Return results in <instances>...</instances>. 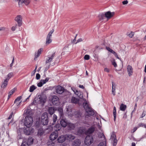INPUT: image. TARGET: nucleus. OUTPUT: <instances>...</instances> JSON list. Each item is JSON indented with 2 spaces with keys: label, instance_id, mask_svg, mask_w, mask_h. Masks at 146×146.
<instances>
[{
  "label": "nucleus",
  "instance_id": "1",
  "mask_svg": "<svg viewBox=\"0 0 146 146\" xmlns=\"http://www.w3.org/2000/svg\"><path fill=\"white\" fill-rule=\"evenodd\" d=\"M84 102L83 104V106L86 111L85 117L86 118L88 117V116L93 115L94 113L93 110L90 107V105L87 103L85 99H84Z\"/></svg>",
  "mask_w": 146,
  "mask_h": 146
},
{
  "label": "nucleus",
  "instance_id": "2",
  "mask_svg": "<svg viewBox=\"0 0 146 146\" xmlns=\"http://www.w3.org/2000/svg\"><path fill=\"white\" fill-rule=\"evenodd\" d=\"M46 96L44 95H39L37 96L33 102L31 103L32 105H36L38 104H44L46 101Z\"/></svg>",
  "mask_w": 146,
  "mask_h": 146
},
{
  "label": "nucleus",
  "instance_id": "3",
  "mask_svg": "<svg viewBox=\"0 0 146 146\" xmlns=\"http://www.w3.org/2000/svg\"><path fill=\"white\" fill-rule=\"evenodd\" d=\"M114 14L113 12H111L110 11L106 12L105 14L102 13L99 16L100 20L101 21L104 20L106 18L108 20L112 17Z\"/></svg>",
  "mask_w": 146,
  "mask_h": 146
},
{
  "label": "nucleus",
  "instance_id": "4",
  "mask_svg": "<svg viewBox=\"0 0 146 146\" xmlns=\"http://www.w3.org/2000/svg\"><path fill=\"white\" fill-rule=\"evenodd\" d=\"M33 122V119L30 116H26L24 119V125L27 127H30L32 125Z\"/></svg>",
  "mask_w": 146,
  "mask_h": 146
},
{
  "label": "nucleus",
  "instance_id": "5",
  "mask_svg": "<svg viewBox=\"0 0 146 146\" xmlns=\"http://www.w3.org/2000/svg\"><path fill=\"white\" fill-rule=\"evenodd\" d=\"M93 141V139L92 136L88 135L85 139L84 143L86 145H89L92 143Z\"/></svg>",
  "mask_w": 146,
  "mask_h": 146
},
{
  "label": "nucleus",
  "instance_id": "6",
  "mask_svg": "<svg viewBox=\"0 0 146 146\" xmlns=\"http://www.w3.org/2000/svg\"><path fill=\"white\" fill-rule=\"evenodd\" d=\"M98 138H101L102 140V142H100L98 146H106V140L104 136L102 133H100L98 135Z\"/></svg>",
  "mask_w": 146,
  "mask_h": 146
},
{
  "label": "nucleus",
  "instance_id": "7",
  "mask_svg": "<svg viewBox=\"0 0 146 146\" xmlns=\"http://www.w3.org/2000/svg\"><path fill=\"white\" fill-rule=\"evenodd\" d=\"M55 56V52L52 53L51 54L48 55L45 62L47 64L51 62Z\"/></svg>",
  "mask_w": 146,
  "mask_h": 146
},
{
  "label": "nucleus",
  "instance_id": "8",
  "mask_svg": "<svg viewBox=\"0 0 146 146\" xmlns=\"http://www.w3.org/2000/svg\"><path fill=\"white\" fill-rule=\"evenodd\" d=\"M22 17L21 15H18L15 19V20L17 23L19 27H21L22 25Z\"/></svg>",
  "mask_w": 146,
  "mask_h": 146
},
{
  "label": "nucleus",
  "instance_id": "9",
  "mask_svg": "<svg viewBox=\"0 0 146 146\" xmlns=\"http://www.w3.org/2000/svg\"><path fill=\"white\" fill-rule=\"evenodd\" d=\"M34 131V129L31 127H27L24 130V132L26 135H29L32 134Z\"/></svg>",
  "mask_w": 146,
  "mask_h": 146
},
{
  "label": "nucleus",
  "instance_id": "10",
  "mask_svg": "<svg viewBox=\"0 0 146 146\" xmlns=\"http://www.w3.org/2000/svg\"><path fill=\"white\" fill-rule=\"evenodd\" d=\"M58 136L57 131H55L51 133L50 136V140L54 141L56 139Z\"/></svg>",
  "mask_w": 146,
  "mask_h": 146
},
{
  "label": "nucleus",
  "instance_id": "11",
  "mask_svg": "<svg viewBox=\"0 0 146 146\" xmlns=\"http://www.w3.org/2000/svg\"><path fill=\"white\" fill-rule=\"evenodd\" d=\"M15 1L18 2L19 6H21L23 4H25L26 5H28L30 2V0H15Z\"/></svg>",
  "mask_w": 146,
  "mask_h": 146
},
{
  "label": "nucleus",
  "instance_id": "12",
  "mask_svg": "<svg viewBox=\"0 0 146 146\" xmlns=\"http://www.w3.org/2000/svg\"><path fill=\"white\" fill-rule=\"evenodd\" d=\"M52 102L54 105H57L59 104V99L56 96H53L52 97L51 99Z\"/></svg>",
  "mask_w": 146,
  "mask_h": 146
},
{
  "label": "nucleus",
  "instance_id": "13",
  "mask_svg": "<svg viewBox=\"0 0 146 146\" xmlns=\"http://www.w3.org/2000/svg\"><path fill=\"white\" fill-rule=\"evenodd\" d=\"M66 139V135H62L58 137L57 140L58 143H60L64 142Z\"/></svg>",
  "mask_w": 146,
  "mask_h": 146
},
{
  "label": "nucleus",
  "instance_id": "14",
  "mask_svg": "<svg viewBox=\"0 0 146 146\" xmlns=\"http://www.w3.org/2000/svg\"><path fill=\"white\" fill-rule=\"evenodd\" d=\"M56 92L59 94H62L64 91V88L62 86H58L55 87Z\"/></svg>",
  "mask_w": 146,
  "mask_h": 146
},
{
  "label": "nucleus",
  "instance_id": "15",
  "mask_svg": "<svg viewBox=\"0 0 146 146\" xmlns=\"http://www.w3.org/2000/svg\"><path fill=\"white\" fill-rule=\"evenodd\" d=\"M66 108L67 113L69 117H70L74 115V111L72 110L71 108L67 107Z\"/></svg>",
  "mask_w": 146,
  "mask_h": 146
},
{
  "label": "nucleus",
  "instance_id": "16",
  "mask_svg": "<svg viewBox=\"0 0 146 146\" xmlns=\"http://www.w3.org/2000/svg\"><path fill=\"white\" fill-rule=\"evenodd\" d=\"M95 127L94 126H92L85 131V134L86 135L92 134L95 131Z\"/></svg>",
  "mask_w": 146,
  "mask_h": 146
},
{
  "label": "nucleus",
  "instance_id": "17",
  "mask_svg": "<svg viewBox=\"0 0 146 146\" xmlns=\"http://www.w3.org/2000/svg\"><path fill=\"white\" fill-rule=\"evenodd\" d=\"M127 70L129 76H132L133 74V71L132 67L130 65H128L127 66Z\"/></svg>",
  "mask_w": 146,
  "mask_h": 146
},
{
  "label": "nucleus",
  "instance_id": "18",
  "mask_svg": "<svg viewBox=\"0 0 146 146\" xmlns=\"http://www.w3.org/2000/svg\"><path fill=\"white\" fill-rule=\"evenodd\" d=\"M43 49L41 48L39 49L38 51L36 52L35 54L34 59L36 60L40 55L41 52L43 51Z\"/></svg>",
  "mask_w": 146,
  "mask_h": 146
},
{
  "label": "nucleus",
  "instance_id": "19",
  "mask_svg": "<svg viewBox=\"0 0 146 146\" xmlns=\"http://www.w3.org/2000/svg\"><path fill=\"white\" fill-rule=\"evenodd\" d=\"M37 129L38 130V136H42L44 133L45 130L43 129L41 126H39L37 127Z\"/></svg>",
  "mask_w": 146,
  "mask_h": 146
},
{
  "label": "nucleus",
  "instance_id": "20",
  "mask_svg": "<svg viewBox=\"0 0 146 146\" xmlns=\"http://www.w3.org/2000/svg\"><path fill=\"white\" fill-rule=\"evenodd\" d=\"M60 123L61 125L64 127H66L67 125L68 126V123L66 119H61Z\"/></svg>",
  "mask_w": 146,
  "mask_h": 146
},
{
  "label": "nucleus",
  "instance_id": "21",
  "mask_svg": "<svg viewBox=\"0 0 146 146\" xmlns=\"http://www.w3.org/2000/svg\"><path fill=\"white\" fill-rule=\"evenodd\" d=\"M13 76V72L9 73L5 77L4 82H8L9 79Z\"/></svg>",
  "mask_w": 146,
  "mask_h": 146
},
{
  "label": "nucleus",
  "instance_id": "22",
  "mask_svg": "<svg viewBox=\"0 0 146 146\" xmlns=\"http://www.w3.org/2000/svg\"><path fill=\"white\" fill-rule=\"evenodd\" d=\"M56 109L53 107H50L48 108V111L50 115H52Z\"/></svg>",
  "mask_w": 146,
  "mask_h": 146
},
{
  "label": "nucleus",
  "instance_id": "23",
  "mask_svg": "<svg viewBox=\"0 0 146 146\" xmlns=\"http://www.w3.org/2000/svg\"><path fill=\"white\" fill-rule=\"evenodd\" d=\"M81 144V141L79 139L75 140L72 143L73 146H79Z\"/></svg>",
  "mask_w": 146,
  "mask_h": 146
},
{
  "label": "nucleus",
  "instance_id": "24",
  "mask_svg": "<svg viewBox=\"0 0 146 146\" xmlns=\"http://www.w3.org/2000/svg\"><path fill=\"white\" fill-rule=\"evenodd\" d=\"M58 111L59 113L60 118H62L63 117V112L62 108H59L58 109Z\"/></svg>",
  "mask_w": 146,
  "mask_h": 146
},
{
  "label": "nucleus",
  "instance_id": "25",
  "mask_svg": "<svg viewBox=\"0 0 146 146\" xmlns=\"http://www.w3.org/2000/svg\"><path fill=\"white\" fill-rule=\"evenodd\" d=\"M66 135V139L69 141H71L75 138V137L72 134Z\"/></svg>",
  "mask_w": 146,
  "mask_h": 146
},
{
  "label": "nucleus",
  "instance_id": "26",
  "mask_svg": "<svg viewBox=\"0 0 146 146\" xmlns=\"http://www.w3.org/2000/svg\"><path fill=\"white\" fill-rule=\"evenodd\" d=\"M112 83V94L113 96H115V83Z\"/></svg>",
  "mask_w": 146,
  "mask_h": 146
},
{
  "label": "nucleus",
  "instance_id": "27",
  "mask_svg": "<svg viewBox=\"0 0 146 146\" xmlns=\"http://www.w3.org/2000/svg\"><path fill=\"white\" fill-rule=\"evenodd\" d=\"M68 127L69 129L72 130L74 129L75 127V125L71 123H68Z\"/></svg>",
  "mask_w": 146,
  "mask_h": 146
},
{
  "label": "nucleus",
  "instance_id": "28",
  "mask_svg": "<svg viewBox=\"0 0 146 146\" xmlns=\"http://www.w3.org/2000/svg\"><path fill=\"white\" fill-rule=\"evenodd\" d=\"M71 89L74 92L75 94L77 95L78 96H80L81 95V92L78 90H76L74 88H71Z\"/></svg>",
  "mask_w": 146,
  "mask_h": 146
},
{
  "label": "nucleus",
  "instance_id": "29",
  "mask_svg": "<svg viewBox=\"0 0 146 146\" xmlns=\"http://www.w3.org/2000/svg\"><path fill=\"white\" fill-rule=\"evenodd\" d=\"M79 101V99L75 97H73L71 99V102L72 103L74 104L77 103Z\"/></svg>",
  "mask_w": 146,
  "mask_h": 146
},
{
  "label": "nucleus",
  "instance_id": "30",
  "mask_svg": "<svg viewBox=\"0 0 146 146\" xmlns=\"http://www.w3.org/2000/svg\"><path fill=\"white\" fill-rule=\"evenodd\" d=\"M21 102H15V101H14V104L13 105L14 107V109L16 110L19 107V106Z\"/></svg>",
  "mask_w": 146,
  "mask_h": 146
},
{
  "label": "nucleus",
  "instance_id": "31",
  "mask_svg": "<svg viewBox=\"0 0 146 146\" xmlns=\"http://www.w3.org/2000/svg\"><path fill=\"white\" fill-rule=\"evenodd\" d=\"M48 119V114L46 113H43L41 117V120Z\"/></svg>",
  "mask_w": 146,
  "mask_h": 146
},
{
  "label": "nucleus",
  "instance_id": "32",
  "mask_svg": "<svg viewBox=\"0 0 146 146\" xmlns=\"http://www.w3.org/2000/svg\"><path fill=\"white\" fill-rule=\"evenodd\" d=\"M126 106L123 104H121L120 106V110L122 111H124L126 109Z\"/></svg>",
  "mask_w": 146,
  "mask_h": 146
},
{
  "label": "nucleus",
  "instance_id": "33",
  "mask_svg": "<svg viewBox=\"0 0 146 146\" xmlns=\"http://www.w3.org/2000/svg\"><path fill=\"white\" fill-rule=\"evenodd\" d=\"M110 139L112 141H115V140H117L116 135L114 133H112L111 135Z\"/></svg>",
  "mask_w": 146,
  "mask_h": 146
},
{
  "label": "nucleus",
  "instance_id": "34",
  "mask_svg": "<svg viewBox=\"0 0 146 146\" xmlns=\"http://www.w3.org/2000/svg\"><path fill=\"white\" fill-rule=\"evenodd\" d=\"M36 88L37 87L36 86L33 85L30 87L29 91L31 92H33Z\"/></svg>",
  "mask_w": 146,
  "mask_h": 146
},
{
  "label": "nucleus",
  "instance_id": "35",
  "mask_svg": "<svg viewBox=\"0 0 146 146\" xmlns=\"http://www.w3.org/2000/svg\"><path fill=\"white\" fill-rule=\"evenodd\" d=\"M52 40L51 39V38L47 37L46 42V45H48L50 43L52 42Z\"/></svg>",
  "mask_w": 146,
  "mask_h": 146
},
{
  "label": "nucleus",
  "instance_id": "36",
  "mask_svg": "<svg viewBox=\"0 0 146 146\" xmlns=\"http://www.w3.org/2000/svg\"><path fill=\"white\" fill-rule=\"evenodd\" d=\"M84 130L83 129H82V128L80 127L78 129V131H77L76 133V135H80L82 134L84 132Z\"/></svg>",
  "mask_w": 146,
  "mask_h": 146
},
{
  "label": "nucleus",
  "instance_id": "37",
  "mask_svg": "<svg viewBox=\"0 0 146 146\" xmlns=\"http://www.w3.org/2000/svg\"><path fill=\"white\" fill-rule=\"evenodd\" d=\"M41 122L42 125H47L48 123V119H45L42 120Z\"/></svg>",
  "mask_w": 146,
  "mask_h": 146
},
{
  "label": "nucleus",
  "instance_id": "38",
  "mask_svg": "<svg viewBox=\"0 0 146 146\" xmlns=\"http://www.w3.org/2000/svg\"><path fill=\"white\" fill-rule=\"evenodd\" d=\"M15 90V88H13L9 92V95H8V99H9L11 97V96L14 92Z\"/></svg>",
  "mask_w": 146,
  "mask_h": 146
},
{
  "label": "nucleus",
  "instance_id": "39",
  "mask_svg": "<svg viewBox=\"0 0 146 146\" xmlns=\"http://www.w3.org/2000/svg\"><path fill=\"white\" fill-rule=\"evenodd\" d=\"M55 131H57L59 130L60 128L61 127L59 124H56L55 126Z\"/></svg>",
  "mask_w": 146,
  "mask_h": 146
},
{
  "label": "nucleus",
  "instance_id": "40",
  "mask_svg": "<svg viewBox=\"0 0 146 146\" xmlns=\"http://www.w3.org/2000/svg\"><path fill=\"white\" fill-rule=\"evenodd\" d=\"M57 116L55 115L54 114L53 115V122L52 123L53 125H54L55 123V122L57 120Z\"/></svg>",
  "mask_w": 146,
  "mask_h": 146
},
{
  "label": "nucleus",
  "instance_id": "41",
  "mask_svg": "<svg viewBox=\"0 0 146 146\" xmlns=\"http://www.w3.org/2000/svg\"><path fill=\"white\" fill-rule=\"evenodd\" d=\"M113 115L114 117V120L115 121L116 116V110L115 107H114L113 108Z\"/></svg>",
  "mask_w": 146,
  "mask_h": 146
},
{
  "label": "nucleus",
  "instance_id": "42",
  "mask_svg": "<svg viewBox=\"0 0 146 146\" xmlns=\"http://www.w3.org/2000/svg\"><path fill=\"white\" fill-rule=\"evenodd\" d=\"M138 127H142L146 128V124L143 123H139L138 125Z\"/></svg>",
  "mask_w": 146,
  "mask_h": 146
},
{
  "label": "nucleus",
  "instance_id": "43",
  "mask_svg": "<svg viewBox=\"0 0 146 146\" xmlns=\"http://www.w3.org/2000/svg\"><path fill=\"white\" fill-rule=\"evenodd\" d=\"M22 130V128H20L19 130H17V133L18 135L19 136V139L21 138V132Z\"/></svg>",
  "mask_w": 146,
  "mask_h": 146
},
{
  "label": "nucleus",
  "instance_id": "44",
  "mask_svg": "<svg viewBox=\"0 0 146 146\" xmlns=\"http://www.w3.org/2000/svg\"><path fill=\"white\" fill-rule=\"evenodd\" d=\"M54 31V30L53 29H52L48 33L47 37L51 38L52 34L53 33Z\"/></svg>",
  "mask_w": 146,
  "mask_h": 146
},
{
  "label": "nucleus",
  "instance_id": "45",
  "mask_svg": "<svg viewBox=\"0 0 146 146\" xmlns=\"http://www.w3.org/2000/svg\"><path fill=\"white\" fill-rule=\"evenodd\" d=\"M127 35L129 37L132 38L134 35V33L132 32H128L127 33Z\"/></svg>",
  "mask_w": 146,
  "mask_h": 146
},
{
  "label": "nucleus",
  "instance_id": "46",
  "mask_svg": "<svg viewBox=\"0 0 146 146\" xmlns=\"http://www.w3.org/2000/svg\"><path fill=\"white\" fill-rule=\"evenodd\" d=\"M17 26H18V24L17 25V24H16L15 25L13 26L11 28V30L13 31H15L17 28Z\"/></svg>",
  "mask_w": 146,
  "mask_h": 146
},
{
  "label": "nucleus",
  "instance_id": "47",
  "mask_svg": "<svg viewBox=\"0 0 146 146\" xmlns=\"http://www.w3.org/2000/svg\"><path fill=\"white\" fill-rule=\"evenodd\" d=\"M33 142V138H29L28 139V143L29 144H31Z\"/></svg>",
  "mask_w": 146,
  "mask_h": 146
},
{
  "label": "nucleus",
  "instance_id": "48",
  "mask_svg": "<svg viewBox=\"0 0 146 146\" xmlns=\"http://www.w3.org/2000/svg\"><path fill=\"white\" fill-rule=\"evenodd\" d=\"M106 48L107 50H108L109 52H111L113 54L115 52L114 51H113V50H112V49L110 48L109 47H106Z\"/></svg>",
  "mask_w": 146,
  "mask_h": 146
},
{
  "label": "nucleus",
  "instance_id": "49",
  "mask_svg": "<svg viewBox=\"0 0 146 146\" xmlns=\"http://www.w3.org/2000/svg\"><path fill=\"white\" fill-rule=\"evenodd\" d=\"M22 98V97L21 96L18 97L17 98V99H16L15 100V102H21V100Z\"/></svg>",
  "mask_w": 146,
  "mask_h": 146
},
{
  "label": "nucleus",
  "instance_id": "50",
  "mask_svg": "<svg viewBox=\"0 0 146 146\" xmlns=\"http://www.w3.org/2000/svg\"><path fill=\"white\" fill-rule=\"evenodd\" d=\"M7 85V83H3L1 85V87L2 88H5Z\"/></svg>",
  "mask_w": 146,
  "mask_h": 146
},
{
  "label": "nucleus",
  "instance_id": "51",
  "mask_svg": "<svg viewBox=\"0 0 146 146\" xmlns=\"http://www.w3.org/2000/svg\"><path fill=\"white\" fill-rule=\"evenodd\" d=\"M21 146H29L28 144L25 141H23Z\"/></svg>",
  "mask_w": 146,
  "mask_h": 146
},
{
  "label": "nucleus",
  "instance_id": "52",
  "mask_svg": "<svg viewBox=\"0 0 146 146\" xmlns=\"http://www.w3.org/2000/svg\"><path fill=\"white\" fill-rule=\"evenodd\" d=\"M112 64L115 67H116L117 66V65L115 62V60H113L112 61Z\"/></svg>",
  "mask_w": 146,
  "mask_h": 146
},
{
  "label": "nucleus",
  "instance_id": "53",
  "mask_svg": "<svg viewBox=\"0 0 146 146\" xmlns=\"http://www.w3.org/2000/svg\"><path fill=\"white\" fill-rule=\"evenodd\" d=\"M84 58L86 60H88L90 59V57L89 55L86 54L84 56Z\"/></svg>",
  "mask_w": 146,
  "mask_h": 146
},
{
  "label": "nucleus",
  "instance_id": "54",
  "mask_svg": "<svg viewBox=\"0 0 146 146\" xmlns=\"http://www.w3.org/2000/svg\"><path fill=\"white\" fill-rule=\"evenodd\" d=\"M46 83H38L37 85L39 87H40L42 86L43 85Z\"/></svg>",
  "mask_w": 146,
  "mask_h": 146
},
{
  "label": "nucleus",
  "instance_id": "55",
  "mask_svg": "<svg viewBox=\"0 0 146 146\" xmlns=\"http://www.w3.org/2000/svg\"><path fill=\"white\" fill-rule=\"evenodd\" d=\"M139 127H138V126H137V127H135L134 128L133 130H132L131 131V133H134V132H135L136 130Z\"/></svg>",
  "mask_w": 146,
  "mask_h": 146
},
{
  "label": "nucleus",
  "instance_id": "56",
  "mask_svg": "<svg viewBox=\"0 0 146 146\" xmlns=\"http://www.w3.org/2000/svg\"><path fill=\"white\" fill-rule=\"evenodd\" d=\"M48 78H46L45 80H41L40 82H46L48 80Z\"/></svg>",
  "mask_w": 146,
  "mask_h": 146
},
{
  "label": "nucleus",
  "instance_id": "57",
  "mask_svg": "<svg viewBox=\"0 0 146 146\" xmlns=\"http://www.w3.org/2000/svg\"><path fill=\"white\" fill-rule=\"evenodd\" d=\"M40 75L39 74H36V78L37 80H38L40 78Z\"/></svg>",
  "mask_w": 146,
  "mask_h": 146
},
{
  "label": "nucleus",
  "instance_id": "58",
  "mask_svg": "<svg viewBox=\"0 0 146 146\" xmlns=\"http://www.w3.org/2000/svg\"><path fill=\"white\" fill-rule=\"evenodd\" d=\"M113 143V146H115L117 143V140H115V141H112Z\"/></svg>",
  "mask_w": 146,
  "mask_h": 146
},
{
  "label": "nucleus",
  "instance_id": "59",
  "mask_svg": "<svg viewBox=\"0 0 146 146\" xmlns=\"http://www.w3.org/2000/svg\"><path fill=\"white\" fill-rule=\"evenodd\" d=\"M122 3L123 5H126L128 3V1L127 0H126L123 1Z\"/></svg>",
  "mask_w": 146,
  "mask_h": 146
},
{
  "label": "nucleus",
  "instance_id": "60",
  "mask_svg": "<svg viewBox=\"0 0 146 146\" xmlns=\"http://www.w3.org/2000/svg\"><path fill=\"white\" fill-rule=\"evenodd\" d=\"M82 41V38H80L79 39H78L77 42H76V43H75V44H76V43H78L79 42H81Z\"/></svg>",
  "mask_w": 146,
  "mask_h": 146
},
{
  "label": "nucleus",
  "instance_id": "61",
  "mask_svg": "<svg viewBox=\"0 0 146 146\" xmlns=\"http://www.w3.org/2000/svg\"><path fill=\"white\" fill-rule=\"evenodd\" d=\"M114 55H115V57H116L117 58L119 59H120V58L118 57L117 54L115 52L113 54Z\"/></svg>",
  "mask_w": 146,
  "mask_h": 146
},
{
  "label": "nucleus",
  "instance_id": "62",
  "mask_svg": "<svg viewBox=\"0 0 146 146\" xmlns=\"http://www.w3.org/2000/svg\"><path fill=\"white\" fill-rule=\"evenodd\" d=\"M104 70L105 72H109V69L106 68H104Z\"/></svg>",
  "mask_w": 146,
  "mask_h": 146
},
{
  "label": "nucleus",
  "instance_id": "63",
  "mask_svg": "<svg viewBox=\"0 0 146 146\" xmlns=\"http://www.w3.org/2000/svg\"><path fill=\"white\" fill-rule=\"evenodd\" d=\"M137 106V104H135V106H134V109H133V112L135 111H136V109Z\"/></svg>",
  "mask_w": 146,
  "mask_h": 146
},
{
  "label": "nucleus",
  "instance_id": "64",
  "mask_svg": "<svg viewBox=\"0 0 146 146\" xmlns=\"http://www.w3.org/2000/svg\"><path fill=\"white\" fill-rule=\"evenodd\" d=\"M145 113H144V112H143V113L141 115V118L143 117H144L145 116Z\"/></svg>",
  "mask_w": 146,
  "mask_h": 146
}]
</instances>
